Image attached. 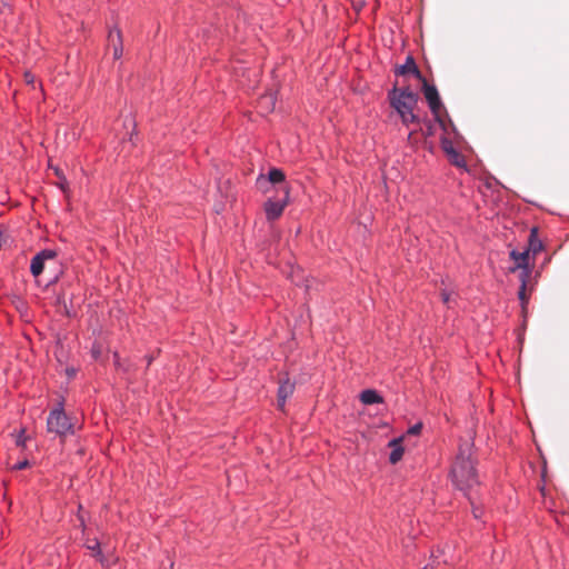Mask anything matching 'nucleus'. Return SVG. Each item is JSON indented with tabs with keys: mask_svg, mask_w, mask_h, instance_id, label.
Listing matches in <instances>:
<instances>
[{
	"mask_svg": "<svg viewBox=\"0 0 569 569\" xmlns=\"http://www.w3.org/2000/svg\"><path fill=\"white\" fill-rule=\"evenodd\" d=\"M451 478L455 486L461 491L471 490L479 485L473 459V448L468 441L460 443L458 453L451 467Z\"/></svg>",
	"mask_w": 569,
	"mask_h": 569,
	"instance_id": "obj_1",
	"label": "nucleus"
},
{
	"mask_svg": "<svg viewBox=\"0 0 569 569\" xmlns=\"http://www.w3.org/2000/svg\"><path fill=\"white\" fill-rule=\"evenodd\" d=\"M389 99L391 107L398 112L405 126L419 121L418 117L413 113V109L418 103L417 93L412 92L409 88H393Z\"/></svg>",
	"mask_w": 569,
	"mask_h": 569,
	"instance_id": "obj_2",
	"label": "nucleus"
},
{
	"mask_svg": "<svg viewBox=\"0 0 569 569\" xmlns=\"http://www.w3.org/2000/svg\"><path fill=\"white\" fill-rule=\"evenodd\" d=\"M48 431L59 436H66L71 432L72 425L62 410H53L47 419Z\"/></svg>",
	"mask_w": 569,
	"mask_h": 569,
	"instance_id": "obj_3",
	"label": "nucleus"
},
{
	"mask_svg": "<svg viewBox=\"0 0 569 569\" xmlns=\"http://www.w3.org/2000/svg\"><path fill=\"white\" fill-rule=\"evenodd\" d=\"M282 191H283V199H279V200L269 199L264 203V212H266V217H267L268 221H273V220L278 219L282 214L284 207L287 206L289 188L287 186H284L282 188Z\"/></svg>",
	"mask_w": 569,
	"mask_h": 569,
	"instance_id": "obj_4",
	"label": "nucleus"
},
{
	"mask_svg": "<svg viewBox=\"0 0 569 569\" xmlns=\"http://www.w3.org/2000/svg\"><path fill=\"white\" fill-rule=\"evenodd\" d=\"M456 560L455 556L450 552V547L447 546L443 549L437 550L436 553L431 555L430 562L425 569H446V566L452 563Z\"/></svg>",
	"mask_w": 569,
	"mask_h": 569,
	"instance_id": "obj_5",
	"label": "nucleus"
},
{
	"mask_svg": "<svg viewBox=\"0 0 569 569\" xmlns=\"http://www.w3.org/2000/svg\"><path fill=\"white\" fill-rule=\"evenodd\" d=\"M57 257V252L54 250L44 249L37 253L30 263V271L33 277H39L44 270V263L47 261L54 260Z\"/></svg>",
	"mask_w": 569,
	"mask_h": 569,
	"instance_id": "obj_6",
	"label": "nucleus"
},
{
	"mask_svg": "<svg viewBox=\"0 0 569 569\" xmlns=\"http://www.w3.org/2000/svg\"><path fill=\"white\" fill-rule=\"evenodd\" d=\"M420 81L422 82L423 94L428 101L430 110L432 113L438 114L441 108V101L437 88L435 86H430L423 77Z\"/></svg>",
	"mask_w": 569,
	"mask_h": 569,
	"instance_id": "obj_7",
	"label": "nucleus"
},
{
	"mask_svg": "<svg viewBox=\"0 0 569 569\" xmlns=\"http://www.w3.org/2000/svg\"><path fill=\"white\" fill-rule=\"evenodd\" d=\"M441 148L443 152L447 154L449 161L456 167L465 166L463 156L456 150L451 140L443 138L441 140Z\"/></svg>",
	"mask_w": 569,
	"mask_h": 569,
	"instance_id": "obj_8",
	"label": "nucleus"
},
{
	"mask_svg": "<svg viewBox=\"0 0 569 569\" xmlns=\"http://www.w3.org/2000/svg\"><path fill=\"white\" fill-rule=\"evenodd\" d=\"M396 73L399 76L413 74L418 80L422 79V73L418 69L415 59L408 56L406 62L396 69Z\"/></svg>",
	"mask_w": 569,
	"mask_h": 569,
	"instance_id": "obj_9",
	"label": "nucleus"
},
{
	"mask_svg": "<svg viewBox=\"0 0 569 569\" xmlns=\"http://www.w3.org/2000/svg\"><path fill=\"white\" fill-rule=\"evenodd\" d=\"M110 46L113 49V58L119 59L122 56V37L121 31L116 29L111 30L108 36Z\"/></svg>",
	"mask_w": 569,
	"mask_h": 569,
	"instance_id": "obj_10",
	"label": "nucleus"
},
{
	"mask_svg": "<svg viewBox=\"0 0 569 569\" xmlns=\"http://www.w3.org/2000/svg\"><path fill=\"white\" fill-rule=\"evenodd\" d=\"M295 385L289 380L280 383L278 389V408L283 409L286 400L293 393Z\"/></svg>",
	"mask_w": 569,
	"mask_h": 569,
	"instance_id": "obj_11",
	"label": "nucleus"
},
{
	"mask_svg": "<svg viewBox=\"0 0 569 569\" xmlns=\"http://www.w3.org/2000/svg\"><path fill=\"white\" fill-rule=\"evenodd\" d=\"M284 181V173L282 170L280 169H277V168H272L268 176L264 177V176H260L257 180V183L260 186V188H262V186L267 182H270V183H281Z\"/></svg>",
	"mask_w": 569,
	"mask_h": 569,
	"instance_id": "obj_12",
	"label": "nucleus"
},
{
	"mask_svg": "<svg viewBox=\"0 0 569 569\" xmlns=\"http://www.w3.org/2000/svg\"><path fill=\"white\" fill-rule=\"evenodd\" d=\"M510 258L516 262V266L510 269L511 272H515L517 269L523 271L525 269H530L528 267L529 251L518 252L512 250L510 252Z\"/></svg>",
	"mask_w": 569,
	"mask_h": 569,
	"instance_id": "obj_13",
	"label": "nucleus"
},
{
	"mask_svg": "<svg viewBox=\"0 0 569 569\" xmlns=\"http://www.w3.org/2000/svg\"><path fill=\"white\" fill-rule=\"evenodd\" d=\"M531 277V269H525L523 271H520L519 278H520V289L518 292L519 300L521 301L522 309L526 308V305L528 303V296H527V282L529 278Z\"/></svg>",
	"mask_w": 569,
	"mask_h": 569,
	"instance_id": "obj_14",
	"label": "nucleus"
},
{
	"mask_svg": "<svg viewBox=\"0 0 569 569\" xmlns=\"http://www.w3.org/2000/svg\"><path fill=\"white\" fill-rule=\"evenodd\" d=\"M401 441H402V438H396L389 442V446L392 448L390 456H389V461L392 465L397 463L398 461H400L402 459L403 448L400 445Z\"/></svg>",
	"mask_w": 569,
	"mask_h": 569,
	"instance_id": "obj_15",
	"label": "nucleus"
},
{
	"mask_svg": "<svg viewBox=\"0 0 569 569\" xmlns=\"http://www.w3.org/2000/svg\"><path fill=\"white\" fill-rule=\"evenodd\" d=\"M360 400L365 405L381 403L383 401L382 397L376 390L372 389L362 391L360 395Z\"/></svg>",
	"mask_w": 569,
	"mask_h": 569,
	"instance_id": "obj_16",
	"label": "nucleus"
},
{
	"mask_svg": "<svg viewBox=\"0 0 569 569\" xmlns=\"http://www.w3.org/2000/svg\"><path fill=\"white\" fill-rule=\"evenodd\" d=\"M542 250V242L538 239V230L537 228H532L529 237V247L527 251L537 254Z\"/></svg>",
	"mask_w": 569,
	"mask_h": 569,
	"instance_id": "obj_17",
	"label": "nucleus"
},
{
	"mask_svg": "<svg viewBox=\"0 0 569 569\" xmlns=\"http://www.w3.org/2000/svg\"><path fill=\"white\" fill-rule=\"evenodd\" d=\"M86 546L89 550L94 552L93 556L100 557L99 560L101 563H104V559L102 558V555H101L99 541H97L96 539L89 540Z\"/></svg>",
	"mask_w": 569,
	"mask_h": 569,
	"instance_id": "obj_18",
	"label": "nucleus"
},
{
	"mask_svg": "<svg viewBox=\"0 0 569 569\" xmlns=\"http://www.w3.org/2000/svg\"><path fill=\"white\" fill-rule=\"evenodd\" d=\"M261 104L266 106L267 108H274V99L272 94H268L261 98L260 101Z\"/></svg>",
	"mask_w": 569,
	"mask_h": 569,
	"instance_id": "obj_19",
	"label": "nucleus"
},
{
	"mask_svg": "<svg viewBox=\"0 0 569 569\" xmlns=\"http://www.w3.org/2000/svg\"><path fill=\"white\" fill-rule=\"evenodd\" d=\"M466 495H467V497H468V499H469V501H470V503L472 506V513H473L475 518H477V519L480 518L481 517V511H480V509L478 507H476L473 498L469 493H466Z\"/></svg>",
	"mask_w": 569,
	"mask_h": 569,
	"instance_id": "obj_20",
	"label": "nucleus"
},
{
	"mask_svg": "<svg viewBox=\"0 0 569 569\" xmlns=\"http://www.w3.org/2000/svg\"><path fill=\"white\" fill-rule=\"evenodd\" d=\"M421 429H422V423L418 422L415 426L410 427L408 429L407 433L411 435V436H417V435H419L421 432Z\"/></svg>",
	"mask_w": 569,
	"mask_h": 569,
	"instance_id": "obj_21",
	"label": "nucleus"
},
{
	"mask_svg": "<svg viewBox=\"0 0 569 569\" xmlns=\"http://www.w3.org/2000/svg\"><path fill=\"white\" fill-rule=\"evenodd\" d=\"M23 77H24V81L28 84H33L34 81H36V78H34V76L31 72H26Z\"/></svg>",
	"mask_w": 569,
	"mask_h": 569,
	"instance_id": "obj_22",
	"label": "nucleus"
},
{
	"mask_svg": "<svg viewBox=\"0 0 569 569\" xmlns=\"http://www.w3.org/2000/svg\"><path fill=\"white\" fill-rule=\"evenodd\" d=\"M28 466H29V461H28V460H23V461H20V462H18V463H16V465L13 466V469H16V470H22V469L27 468Z\"/></svg>",
	"mask_w": 569,
	"mask_h": 569,
	"instance_id": "obj_23",
	"label": "nucleus"
},
{
	"mask_svg": "<svg viewBox=\"0 0 569 569\" xmlns=\"http://www.w3.org/2000/svg\"><path fill=\"white\" fill-rule=\"evenodd\" d=\"M441 296H442V301H443L445 303H449V302H450V300H451V295H450V293L442 292V295H441Z\"/></svg>",
	"mask_w": 569,
	"mask_h": 569,
	"instance_id": "obj_24",
	"label": "nucleus"
},
{
	"mask_svg": "<svg viewBox=\"0 0 569 569\" xmlns=\"http://www.w3.org/2000/svg\"><path fill=\"white\" fill-rule=\"evenodd\" d=\"M16 442L18 446H24L23 432H21V435H19Z\"/></svg>",
	"mask_w": 569,
	"mask_h": 569,
	"instance_id": "obj_25",
	"label": "nucleus"
}]
</instances>
